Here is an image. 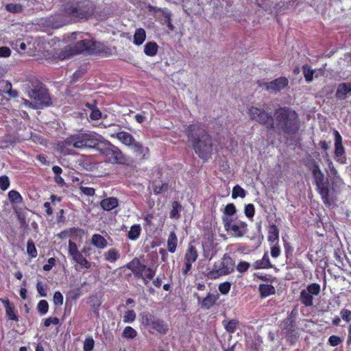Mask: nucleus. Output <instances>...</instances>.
<instances>
[{
    "label": "nucleus",
    "mask_w": 351,
    "mask_h": 351,
    "mask_svg": "<svg viewBox=\"0 0 351 351\" xmlns=\"http://www.w3.org/2000/svg\"><path fill=\"white\" fill-rule=\"evenodd\" d=\"M36 289H37L38 293H39V295L41 297L47 296V287L43 285L42 282L38 281L36 283Z\"/></svg>",
    "instance_id": "obj_60"
},
{
    "label": "nucleus",
    "mask_w": 351,
    "mask_h": 351,
    "mask_svg": "<svg viewBox=\"0 0 351 351\" xmlns=\"http://www.w3.org/2000/svg\"><path fill=\"white\" fill-rule=\"evenodd\" d=\"M91 244L97 249L102 250L107 247V240L99 234H95L91 238Z\"/></svg>",
    "instance_id": "obj_29"
},
{
    "label": "nucleus",
    "mask_w": 351,
    "mask_h": 351,
    "mask_svg": "<svg viewBox=\"0 0 351 351\" xmlns=\"http://www.w3.org/2000/svg\"><path fill=\"white\" fill-rule=\"evenodd\" d=\"M8 199L11 204H21L23 202L21 195L15 190H11L8 193Z\"/></svg>",
    "instance_id": "obj_41"
},
{
    "label": "nucleus",
    "mask_w": 351,
    "mask_h": 351,
    "mask_svg": "<svg viewBox=\"0 0 351 351\" xmlns=\"http://www.w3.org/2000/svg\"><path fill=\"white\" fill-rule=\"evenodd\" d=\"M267 240L270 243L278 244L279 241V229L275 224H271L268 228Z\"/></svg>",
    "instance_id": "obj_31"
},
{
    "label": "nucleus",
    "mask_w": 351,
    "mask_h": 351,
    "mask_svg": "<svg viewBox=\"0 0 351 351\" xmlns=\"http://www.w3.org/2000/svg\"><path fill=\"white\" fill-rule=\"evenodd\" d=\"M178 245V237L174 231H171L167 239V250L171 253H174Z\"/></svg>",
    "instance_id": "obj_36"
},
{
    "label": "nucleus",
    "mask_w": 351,
    "mask_h": 351,
    "mask_svg": "<svg viewBox=\"0 0 351 351\" xmlns=\"http://www.w3.org/2000/svg\"><path fill=\"white\" fill-rule=\"evenodd\" d=\"M5 10L12 14L21 13L23 10V5L20 3H8Z\"/></svg>",
    "instance_id": "obj_45"
},
{
    "label": "nucleus",
    "mask_w": 351,
    "mask_h": 351,
    "mask_svg": "<svg viewBox=\"0 0 351 351\" xmlns=\"http://www.w3.org/2000/svg\"><path fill=\"white\" fill-rule=\"evenodd\" d=\"M97 149L108 163L130 166L134 162L131 157L123 154L118 147L108 141Z\"/></svg>",
    "instance_id": "obj_5"
},
{
    "label": "nucleus",
    "mask_w": 351,
    "mask_h": 351,
    "mask_svg": "<svg viewBox=\"0 0 351 351\" xmlns=\"http://www.w3.org/2000/svg\"><path fill=\"white\" fill-rule=\"evenodd\" d=\"M101 117V112L97 107L92 109L91 112L90 114V118L92 120L97 121V120H99Z\"/></svg>",
    "instance_id": "obj_64"
},
{
    "label": "nucleus",
    "mask_w": 351,
    "mask_h": 351,
    "mask_svg": "<svg viewBox=\"0 0 351 351\" xmlns=\"http://www.w3.org/2000/svg\"><path fill=\"white\" fill-rule=\"evenodd\" d=\"M37 311L40 315H45L49 311V304L47 300H40L36 306Z\"/></svg>",
    "instance_id": "obj_48"
},
{
    "label": "nucleus",
    "mask_w": 351,
    "mask_h": 351,
    "mask_svg": "<svg viewBox=\"0 0 351 351\" xmlns=\"http://www.w3.org/2000/svg\"><path fill=\"white\" fill-rule=\"evenodd\" d=\"M118 206L119 200L115 197L104 198L100 202V206L105 211H111Z\"/></svg>",
    "instance_id": "obj_24"
},
{
    "label": "nucleus",
    "mask_w": 351,
    "mask_h": 351,
    "mask_svg": "<svg viewBox=\"0 0 351 351\" xmlns=\"http://www.w3.org/2000/svg\"><path fill=\"white\" fill-rule=\"evenodd\" d=\"M145 39H146L145 30L141 27L136 29L134 34L133 43L136 46H140L144 43Z\"/></svg>",
    "instance_id": "obj_35"
},
{
    "label": "nucleus",
    "mask_w": 351,
    "mask_h": 351,
    "mask_svg": "<svg viewBox=\"0 0 351 351\" xmlns=\"http://www.w3.org/2000/svg\"><path fill=\"white\" fill-rule=\"evenodd\" d=\"M218 300V295L208 293L200 303L202 308L209 309L215 305Z\"/></svg>",
    "instance_id": "obj_27"
},
{
    "label": "nucleus",
    "mask_w": 351,
    "mask_h": 351,
    "mask_svg": "<svg viewBox=\"0 0 351 351\" xmlns=\"http://www.w3.org/2000/svg\"><path fill=\"white\" fill-rule=\"evenodd\" d=\"M112 136L116 137L123 145L130 147H131L136 141L134 136L125 131L119 132L116 134L112 135Z\"/></svg>",
    "instance_id": "obj_22"
},
{
    "label": "nucleus",
    "mask_w": 351,
    "mask_h": 351,
    "mask_svg": "<svg viewBox=\"0 0 351 351\" xmlns=\"http://www.w3.org/2000/svg\"><path fill=\"white\" fill-rule=\"evenodd\" d=\"M236 263L228 253H225L219 260L215 261L211 268H207L206 276L209 280H217L220 277L234 273Z\"/></svg>",
    "instance_id": "obj_4"
},
{
    "label": "nucleus",
    "mask_w": 351,
    "mask_h": 351,
    "mask_svg": "<svg viewBox=\"0 0 351 351\" xmlns=\"http://www.w3.org/2000/svg\"><path fill=\"white\" fill-rule=\"evenodd\" d=\"M96 5L90 0H81L64 8L65 15L77 20H88L95 12Z\"/></svg>",
    "instance_id": "obj_6"
},
{
    "label": "nucleus",
    "mask_w": 351,
    "mask_h": 351,
    "mask_svg": "<svg viewBox=\"0 0 351 351\" xmlns=\"http://www.w3.org/2000/svg\"><path fill=\"white\" fill-rule=\"evenodd\" d=\"M0 301L4 306L8 319L18 322L19 320L18 312L14 303L11 302L8 298H0Z\"/></svg>",
    "instance_id": "obj_20"
},
{
    "label": "nucleus",
    "mask_w": 351,
    "mask_h": 351,
    "mask_svg": "<svg viewBox=\"0 0 351 351\" xmlns=\"http://www.w3.org/2000/svg\"><path fill=\"white\" fill-rule=\"evenodd\" d=\"M43 324L45 327H49L51 324L59 325L60 319L57 317H49L44 320Z\"/></svg>",
    "instance_id": "obj_59"
},
{
    "label": "nucleus",
    "mask_w": 351,
    "mask_h": 351,
    "mask_svg": "<svg viewBox=\"0 0 351 351\" xmlns=\"http://www.w3.org/2000/svg\"><path fill=\"white\" fill-rule=\"evenodd\" d=\"M105 261L110 263H114L121 257L119 252L115 248H111L104 254Z\"/></svg>",
    "instance_id": "obj_37"
},
{
    "label": "nucleus",
    "mask_w": 351,
    "mask_h": 351,
    "mask_svg": "<svg viewBox=\"0 0 351 351\" xmlns=\"http://www.w3.org/2000/svg\"><path fill=\"white\" fill-rule=\"evenodd\" d=\"M137 336V332L135 329H134L131 326H126L125 327L123 332H122V337L125 339H133Z\"/></svg>",
    "instance_id": "obj_46"
},
{
    "label": "nucleus",
    "mask_w": 351,
    "mask_h": 351,
    "mask_svg": "<svg viewBox=\"0 0 351 351\" xmlns=\"http://www.w3.org/2000/svg\"><path fill=\"white\" fill-rule=\"evenodd\" d=\"M159 46L154 41H149L144 45L143 52L149 57L155 56L158 51Z\"/></svg>",
    "instance_id": "obj_30"
},
{
    "label": "nucleus",
    "mask_w": 351,
    "mask_h": 351,
    "mask_svg": "<svg viewBox=\"0 0 351 351\" xmlns=\"http://www.w3.org/2000/svg\"><path fill=\"white\" fill-rule=\"evenodd\" d=\"M328 341L330 346L335 347L340 344L343 341V339L339 336L331 335L329 337Z\"/></svg>",
    "instance_id": "obj_58"
},
{
    "label": "nucleus",
    "mask_w": 351,
    "mask_h": 351,
    "mask_svg": "<svg viewBox=\"0 0 351 351\" xmlns=\"http://www.w3.org/2000/svg\"><path fill=\"white\" fill-rule=\"evenodd\" d=\"M184 132L191 141L195 153L202 160L207 161L211 157L215 146L213 139L208 131L199 124L193 123L186 127Z\"/></svg>",
    "instance_id": "obj_1"
},
{
    "label": "nucleus",
    "mask_w": 351,
    "mask_h": 351,
    "mask_svg": "<svg viewBox=\"0 0 351 351\" xmlns=\"http://www.w3.org/2000/svg\"><path fill=\"white\" fill-rule=\"evenodd\" d=\"M75 52L77 54L84 53L92 55L101 52L97 43L92 39L81 40L73 45Z\"/></svg>",
    "instance_id": "obj_15"
},
{
    "label": "nucleus",
    "mask_w": 351,
    "mask_h": 351,
    "mask_svg": "<svg viewBox=\"0 0 351 351\" xmlns=\"http://www.w3.org/2000/svg\"><path fill=\"white\" fill-rule=\"evenodd\" d=\"M283 242H284L285 253L286 257L288 258L289 256H292L293 250V247H292L291 243H289L287 240L283 239Z\"/></svg>",
    "instance_id": "obj_61"
},
{
    "label": "nucleus",
    "mask_w": 351,
    "mask_h": 351,
    "mask_svg": "<svg viewBox=\"0 0 351 351\" xmlns=\"http://www.w3.org/2000/svg\"><path fill=\"white\" fill-rule=\"evenodd\" d=\"M244 213L249 219H252L255 214V207L252 204L245 205Z\"/></svg>",
    "instance_id": "obj_52"
},
{
    "label": "nucleus",
    "mask_w": 351,
    "mask_h": 351,
    "mask_svg": "<svg viewBox=\"0 0 351 351\" xmlns=\"http://www.w3.org/2000/svg\"><path fill=\"white\" fill-rule=\"evenodd\" d=\"M231 283L230 282L226 281L223 282L219 285V291L223 295L228 294L231 289Z\"/></svg>",
    "instance_id": "obj_54"
},
{
    "label": "nucleus",
    "mask_w": 351,
    "mask_h": 351,
    "mask_svg": "<svg viewBox=\"0 0 351 351\" xmlns=\"http://www.w3.org/2000/svg\"><path fill=\"white\" fill-rule=\"evenodd\" d=\"M289 84V80L285 77H280L270 82H263L259 86L264 87L269 92L280 91L285 88Z\"/></svg>",
    "instance_id": "obj_19"
},
{
    "label": "nucleus",
    "mask_w": 351,
    "mask_h": 351,
    "mask_svg": "<svg viewBox=\"0 0 351 351\" xmlns=\"http://www.w3.org/2000/svg\"><path fill=\"white\" fill-rule=\"evenodd\" d=\"M136 319V313L133 310H128L125 313L123 322L125 323H132Z\"/></svg>",
    "instance_id": "obj_53"
},
{
    "label": "nucleus",
    "mask_w": 351,
    "mask_h": 351,
    "mask_svg": "<svg viewBox=\"0 0 351 351\" xmlns=\"http://www.w3.org/2000/svg\"><path fill=\"white\" fill-rule=\"evenodd\" d=\"M275 128L288 135H295L300 130V119L298 113L288 106L279 107L274 111Z\"/></svg>",
    "instance_id": "obj_3"
},
{
    "label": "nucleus",
    "mask_w": 351,
    "mask_h": 351,
    "mask_svg": "<svg viewBox=\"0 0 351 351\" xmlns=\"http://www.w3.org/2000/svg\"><path fill=\"white\" fill-rule=\"evenodd\" d=\"M64 298L62 293L57 291L54 293L53 296V302L56 306H61L63 304Z\"/></svg>",
    "instance_id": "obj_56"
},
{
    "label": "nucleus",
    "mask_w": 351,
    "mask_h": 351,
    "mask_svg": "<svg viewBox=\"0 0 351 351\" xmlns=\"http://www.w3.org/2000/svg\"><path fill=\"white\" fill-rule=\"evenodd\" d=\"M124 267L130 269L136 279H142L145 285H148L149 280H152L156 274V269L151 267H147L137 257L132 259Z\"/></svg>",
    "instance_id": "obj_7"
},
{
    "label": "nucleus",
    "mask_w": 351,
    "mask_h": 351,
    "mask_svg": "<svg viewBox=\"0 0 351 351\" xmlns=\"http://www.w3.org/2000/svg\"><path fill=\"white\" fill-rule=\"evenodd\" d=\"M130 148L136 155L141 156V160H145L149 158L150 154L149 148L143 146L141 143L136 141Z\"/></svg>",
    "instance_id": "obj_21"
},
{
    "label": "nucleus",
    "mask_w": 351,
    "mask_h": 351,
    "mask_svg": "<svg viewBox=\"0 0 351 351\" xmlns=\"http://www.w3.org/2000/svg\"><path fill=\"white\" fill-rule=\"evenodd\" d=\"M315 184L318 193L320 195L323 202L325 204L330 205V194L334 191V188H330V184L328 178H325L323 172H321L313 176Z\"/></svg>",
    "instance_id": "obj_12"
},
{
    "label": "nucleus",
    "mask_w": 351,
    "mask_h": 351,
    "mask_svg": "<svg viewBox=\"0 0 351 351\" xmlns=\"http://www.w3.org/2000/svg\"><path fill=\"white\" fill-rule=\"evenodd\" d=\"M203 255L206 258L210 260L214 256L215 238L211 231L204 233L202 237Z\"/></svg>",
    "instance_id": "obj_18"
},
{
    "label": "nucleus",
    "mask_w": 351,
    "mask_h": 351,
    "mask_svg": "<svg viewBox=\"0 0 351 351\" xmlns=\"http://www.w3.org/2000/svg\"><path fill=\"white\" fill-rule=\"evenodd\" d=\"M68 253L72 260L82 268L89 269L92 267V263L84 256L83 254L78 250L77 244L71 240L69 241Z\"/></svg>",
    "instance_id": "obj_16"
},
{
    "label": "nucleus",
    "mask_w": 351,
    "mask_h": 351,
    "mask_svg": "<svg viewBox=\"0 0 351 351\" xmlns=\"http://www.w3.org/2000/svg\"><path fill=\"white\" fill-rule=\"evenodd\" d=\"M27 252L31 258H36L38 256L36 247L32 239H29L27 242Z\"/></svg>",
    "instance_id": "obj_47"
},
{
    "label": "nucleus",
    "mask_w": 351,
    "mask_h": 351,
    "mask_svg": "<svg viewBox=\"0 0 351 351\" xmlns=\"http://www.w3.org/2000/svg\"><path fill=\"white\" fill-rule=\"evenodd\" d=\"M141 227L140 224H134L130 227L128 232V238L131 241L137 240L141 234Z\"/></svg>",
    "instance_id": "obj_38"
},
{
    "label": "nucleus",
    "mask_w": 351,
    "mask_h": 351,
    "mask_svg": "<svg viewBox=\"0 0 351 351\" xmlns=\"http://www.w3.org/2000/svg\"><path fill=\"white\" fill-rule=\"evenodd\" d=\"M141 323L150 332L153 330L160 335H165L168 331V325L163 320L149 312H144L141 314Z\"/></svg>",
    "instance_id": "obj_9"
},
{
    "label": "nucleus",
    "mask_w": 351,
    "mask_h": 351,
    "mask_svg": "<svg viewBox=\"0 0 351 351\" xmlns=\"http://www.w3.org/2000/svg\"><path fill=\"white\" fill-rule=\"evenodd\" d=\"M181 209V204L177 201L172 203V208L169 213V217L171 219H179L180 215L179 212Z\"/></svg>",
    "instance_id": "obj_43"
},
{
    "label": "nucleus",
    "mask_w": 351,
    "mask_h": 351,
    "mask_svg": "<svg viewBox=\"0 0 351 351\" xmlns=\"http://www.w3.org/2000/svg\"><path fill=\"white\" fill-rule=\"evenodd\" d=\"M10 182L7 176H0V189L3 191L7 190L10 186Z\"/></svg>",
    "instance_id": "obj_57"
},
{
    "label": "nucleus",
    "mask_w": 351,
    "mask_h": 351,
    "mask_svg": "<svg viewBox=\"0 0 351 351\" xmlns=\"http://www.w3.org/2000/svg\"><path fill=\"white\" fill-rule=\"evenodd\" d=\"M239 322L237 319L223 320L222 324L227 332L234 333L236 331Z\"/></svg>",
    "instance_id": "obj_40"
},
{
    "label": "nucleus",
    "mask_w": 351,
    "mask_h": 351,
    "mask_svg": "<svg viewBox=\"0 0 351 351\" xmlns=\"http://www.w3.org/2000/svg\"><path fill=\"white\" fill-rule=\"evenodd\" d=\"M321 287L317 283H311L308 285L305 289L301 291L300 293V300L301 303L306 306L310 307L313 305V296L318 295L320 293Z\"/></svg>",
    "instance_id": "obj_14"
},
{
    "label": "nucleus",
    "mask_w": 351,
    "mask_h": 351,
    "mask_svg": "<svg viewBox=\"0 0 351 351\" xmlns=\"http://www.w3.org/2000/svg\"><path fill=\"white\" fill-rule=\"evenodd\" d=\"M80 191L87 195V196H90V197H92L95 195V190L94 188L93 187H87V186H80Z\"/></svg>",
    "instance_id": "obj_63"
},
{
    "label": "nucleus",
    "mask_w": 351,
    "mask_h": 351,
    "mask_svg": "<svg viewBox=\"0 0 351 351\" xmlns=\"http://www.w3.org/2000/svg\"><path fill=\"white\" fill-rule=\"evenodd\" d=\"M333 135L335 136V159L340 164H346L347 161L345 156V147L343 145L342 137L337 130H334Z\"/></svg>",
    "instance_id": "obj_17"
},
{
    "label": "nucleus",
    "mask_w": 351,
    "mask_h": 351,
    "mask_svg": "<svg viewBox=\"0 0 351 351\" xmlns=\"http://www.w3.org/2000/svg\"><path fill=\"white\" fill-rule=\"evenodd\" d=\"M246 193L245 191L239 185H236L233 187L232 197L235 199L238 197L243 198L245 197Z\"/></svg>",
    "instance_id": "obj_50"
},
{
    "label": "nucleus",
    "mask_w": 351,
    "mask_h": 351,
    "mask_svg": "<svg viewBox=\"0 0 351 351\" xmlns=\"http://www.w3.org/2000/svg\"><path fill=\"white\" fill-rule=\"evenodd\" d=\"M341 318L346 322L351 320V311L347 308H343L340 311Z\"/></svg>",
    "instance_id": "obj_62"
},
{
    "label": "nucleus",
    "mask_w": 351,
    "mask_h": 351,
    "mask_svg": "<svg viewBox=\"0 0 351 351\" xmlns=\"http://www.w3.org/2000/svg\"><path fill=\"white\" fill-rule=\"evenodd\" d=\"M101 143L100 136L95 132H78L59 141L57 147L61 154L69 155L72 154L71 147L77 149H95Z\"/></svg>",
    "instance_id": "obj_2"
},
{
    "label": "nucleus",
    "mask_w": 351,
    "mask_h": 351,
    "mask_svg": "<svg viewBox=\"0 0 351 351\" xmlns=\"http://www.w3.org/2000/svg\"><path fill=\"white\" fill-rule=\"evenodd\" d=\"M0 92L7 94L12 98L18 97V91L12 90V84L8 80H0Z\"/></svg>",
    "instance_id": "obj_25"
},
{
    "label": "nucleus",
    "mask_w": 351,
    "mask_h": 351,
    "mask_svg": "<svg viewBox=\"0 0 351 351\" xmlns=\"http://www.w3.org/2000/svg\"><path fill=\"white\" fill-rule=\"evenodd\" d=\"M28 97L34 102V109L43 106H49L51 104V99L47 90L44 88L43 84L38 82L34 88L27 90Z\"/></svg>",
    "instance_id": "obj_8"
},
{
    "label": "nucleus",
    "mask_w": 351,
    "mask_h": 351,
    "mask_svg": "<svg viewBox=\"0 0 351 351\" xmlns=\"http://www.w3.org/2000/svg\"><path fill=\"white\" fill-rule=\"evenodd\" d=\"M247 114L252 121L258 122L263 125H267L269 130L275 128L274 116L271 112H267L265 109L252 106L248 109Z\"/></svg>",
    "instance_id": "obj_11"
},
{
    "label": "nucleus",
    "mask_w": 351,
    "mask_h": 351,
    "mask_svg": "<svg viewBox=\"0 0 351 351\" xmlns=\"http://www.w3.org/2000/svg\"><path fill=\"white\" fill-rule=\"evenodd\" d=\"M303 73L306 82H312L313 79L314 70H313L310 65L306 64L302 66Z\"/></svg>",
    "instance_id": "obj_42"
},
{
    "label": "nucleus",
    "mask_w": 351,
    "mask_h": 351,
    "mask_svg": "<svg viewBox=\"0 0 351 351\" xmlns=\"http://www.w3.org/2000/svg\"><path fill=\"white\" fill-rule=\"evenodd\" d=\"M348 93H351V82L339 84L336 90V97L339 99H345Z\"/></svg>",
    "instance_id": "obj_26"
},
{
    "label": "nucleus",
    "mask_w": 351,
    "mask_h": 351,
    "mask_svg": "<svg viewBox=\"0 0 351 351\" xmlns=\"http://www.w3.org/2000/svg\"><path fill=\"white\" fill-rule=\"evenodd\" d=\"M250 267V264L248 262L241 261H240L237 265H236L235 269L239 272V273H244L248 270V269Z\"/></svg>",
    "instance_id": "obj_55"
},
{
    "label": "nucleus",
    "mask_w": 351,
    "mask_h": 351,
    "mask_svg": "<svg viewBox=\"0 0 351 351\" xmlns=\"http://www.w3.org/2000/svg\"><path fill=\"white\" fill-rule=\"evenodd\" d=\"M282 332L286 336L287 341L291 344L295 343L299 337L293 312L282 321Z\"/></svg>",
    "instance_id": "obj_13"
},
{
    "label": "nucleus",
    "mask_w": 351,
    "mask_h": 351,
    "mask_svg": "<svg viewBox=\"0 0 351 351\" xmlns=\"http://www.w3.org/2000/svg\"><path fill=\"white\" fill-rule=\"evenodd\" d=\"M224 229L228 232H232L234 237H243L248 231L246 222L236 217H221Z\"/></svg>",
    "instance_id": "obj_10"
},
{
    "label": "nucleus",
    "mask_w": 351,
    "mask_h": 351,
    "mask_svg": "<svg viewBox=\"0 0 351 351\" xmlns=\"http://www.w3.org/2000/svg\"><path fill=\"white\" fill-rule=\"evenodd\" d=\"M253 267L255 269H269L272 267L267 253L263 255L262 259L256 261L253 264Z\"/></svg>",
    "instance_id": "obj_32"
},
{
    "label": "nucleus",
    "mask_w": 351,
    "mask_h": 351,
    "mask_svg": "<svg viewBox=\"0 0 351 351\" xmlns=\"http://www.w3.org/2000/svg\"><path fill=\"white\" fill-rule=\"evenodd\" d=\"M69 232L71 234V237L73 239H82L83 236L85 234V232L83 229L79 227H72L69 228Z\"/></svg>",
    "instance_id": "obj_44"
},
{
    "label": "nucleus",
    "mask_w": 351,
    "mask_h": 351,
    "mask_svg": "<svg viewBox=\"0 0 351 351\" xmlns=\"http://www.w3.org/2000/svg\"><path fill=\"white\" fill-rule=\"evenodd\" d=\"M236 212L237 209L235 205L233 203H229L226 206L222 217H232Z\"/></svg>",
    "instance_id": "obj_49"
},
{
    "label": "nucleus",
    "mask_w": 351,
    "mask_h": 351,
    "mask_svg": "<svg viewBox=\"0 0 351 351\" xmlns=\"http://www.w3.org/2000/svg\"><path fill=\"white\" fill-rule=\"evenodd\" d=\"M77 55L75 52L73 45H66L58 53V58L60 60H63L70 57Z\"/></svg>",
    "instance_id": "obj_34"
},
{
    "label": "nucleus",
    "mask_w": 351,
    "mask_h": 351,
    "mask_svg": "<svg viewBox=\"0 0 351 351\" xmlns=\"http://www.w3.org/2000/svg\"><path fill=\"white\" fill-rule=\"evenodd\" d=\"M95 346V341L93 338L90 336L86 337L84 344H83V350L84 351H92Z\"/></svg>",
    "instance_id": "obj_51"
},
{
    "label": "nucleus",
    "mask_w": 351,
    "mask_h": 351,
    "mask_svg": "<svg viewBox=\"0 0 351 351\" xmlns=\"http://www.w3.org/2000/svg\"><path fill=\"white\" fill-rule=\"evenodd\" d=\"M198 257V252L196 247L193 245H189L186 250L184 261L194 263Z\"/></svg>",
    "instance_id": "obj_28"
},
{
    "label": "nucleus",
    "mask_w": 351,
    "mask_h": 351,
    "mask_svg": "<svg viewBox=\"0 0 351 351\" xmlns=\"http://www.w3.org/2000/svg\"><path fill=\"white\" fill-rule=\"evenodd\" d=\"M303 162L306 167L310 170L313 176L322 172L319 168L318 163L312 158L311 155H308L303 159Z\"/></svg>",
    "instance_id": "obj_23"
},
{
    "label": "nucleus",
    "mask_w": 351,
    "mask_h": 351,
    "mask_svg": "<svg viewBox=\"0 0 351 351\" xmlns=\"http://www.w3.org/2000/svg\"><path fill=\"white\" fill-rule=\"evenodd\" d=\"M153 191L155 195H160L165 193L169 189V184L167 182H162L159 184L157 181L152 182Z\"/></svg>",
    "instance_id": "obj_39"
},
{
    "label": "nucleus",
    "mask_w": 351,
    "mask_h": 351,
    "mask_svg": "<svg viewBox=\"0 0 351 351\" xmlns=\"http://www.w3.org/2000/svg\"><path fill=\"white\" fill-rule=\"evenodd\" d=\"M260 297L262 298L274 295L276 293L275 287L269 284H261L258 287Z\"/></svg>",
    "instance_id": "obj_33"
}]
</instances>
